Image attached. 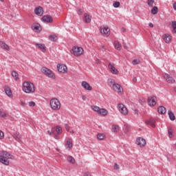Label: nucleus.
Instances as JSON below:
<instances>
[{"instance_id": "nucleus-28", "label": "nucleus", "mask_w": 176, "mask_h": 176, "mask_svg": "<svg viewBox=\"0 0 176 176\" xmlns=\"http://www.w3.org/2000/svg\"><path fill=\"white\" fill-rule=\"evenodd\" d=\"M168 115L170 120L173 121L175 119V116L174 115V113H173V111H169L168 112Z\"/></svg>"}, {"instance_id": "nucleus-41", "label": "nucleus", "mask_w": 176, "mask_h": 176, "mask_svg": "<svg viewBox=\"0 0 176 176\" xmlns=\"http://www.w3.org/2000/svg\"><path fill=\"white\" fill-rule=\"evenodd\" d=\"M113 8H119V6H120V2L119 1H114L113 3Z\"/></svg>"}, {"instance_id": "nucleus-54", "label": "nucleus", "mask_w": 176, "mask_h": 176, "mask_svg": "<svg viewBox=\"0 0 176 176\" xmlns=\"http://www.w3.org/2000/svg\"><path fill=\"white\" fill-rule=\"evenodd\" d=\"M133 82L134 83H136V82H137V78L134 77V78H133Z\"/></svg>"}, {"instance_id": "nucleus-39", "label": "nucleus", "mask_w": 176, "mask_h": 176, "mask_svg": "<svg viewBox=\"0 0 176 176\" xmlns=\"http://www.w3.org/2000/svg\"><path fill=\"white\" fill-rule=\"evenodd\" d=\"M104 137H105V135H104V134H102V133H98L97 135V138H98V140H103L104 138Z\"/></svg>"}, {"instance_id": "nucleus-14", "label": "nucleus", "mask_w": 176, "mask_h": 176, "mask_svg": "<svg viewBox=\"0 0 176 176\" xmlns=\"http://www.w3.org/2000/svg\"><path fill=\"white\" fill-rule=\"evenodd\" d=\"M81 86L84 89H85V90H88L89 91H91V90H93V87H91V86H90V85L86 81H82L81 83Z\"/></svg>"}, {"instance_id": "nucleus-45", "label": "nucleus", "mask_w": 176, "mask_h": 176, "mask_svg": "<svg viewBox=\"0 0 176 176\" xmlns=\"http://www.w3.org/2000/svg\"><path fill=\"white\" fill-rule=\"evenodd\" d=\"M77 13L78 14L80 15V14H83V10L80 8H78L77 9Z\"/></svg>"}, {"instance_id": "nucleus-7", "label": "nucleus", "mask_w": 176, "mask_h": 176, "mask_svg": "<svg viewBox=\"0 0 176 176\" xmlns=\"http://www.w3.org/2000/svg\"><path fill=\"white\" fill-rule=\"evenodd\" d=\"M57 69L58 72H60L61 74H67V72H68V69L67 68V65L64 64L58 63L57 65Z\"/></svg>"}, {"instance_id": "nucleus-8", "label": "nucleus", "mask_w": 176, "mask_h": 176, "mask_svg": "<svg viewBox=\"0 0 176 176\" xmlns=\"http://www.w3.org/2000/svg\"><path fill=\"white\" fill-rule=\"evenodd\" d=\"M156 96H149L147 100V102L150 107H155V105L156 104Z\"/></svg>"}, {"instance_id": "nucleus-58", "label": "nucleus", "mask_w": 176, "mask_h": 176, "mask_svg": "<svg viewBox=\"0 0 176 176\" xmlns=\"http://www.w3.org/2000/svg\"><path fill=\"white\" fill-rule=\"evenodd\" d=\"M134 113H135V115H138V109L135 110V111H134Z\"/></svg>"}, {"instance_id": "nucleus-5", "label": "nucleus", "mask_w": 176, "mask_h": 176, "mask_svg": "<svg viewBox=\"0 0 176 176\" xmlns=\"http://www.w3.org/2000/svg\"><path fill=\"white\" fill-rule=\"evenodd\" d=\"M71 53L72 54H74V56L78 57L79 56H81V54H83V48L80 47H74L71 50Z\"/></svg>"}, {"instance_id": "nucleus-21", "label": "nucleus", "mask_w": 176, "mask_h": 176, "mask_svg": "<svg viewBox=\"0 0 176 176\" xmlns=\"http://www.w3.org/2000/svg\"><path fill=\"white\" fill-rule=\"evenodd\" d=\"M98 115H102V116H107L108 115V111L105 109H100Z\"/></svg>"}, {"instance_id": "nucleus-13", "label": "nucleus", "mask_w": 176, "mask_h": 176, "mask_svg": "<svg viewBox=\"0 0 176 176\" xmlns=\"http://www.w3.org/2000/svg\"><path fill=\"white\" fill-rule=\"evenodd\" d=\"M109 68L111 74H113L114 75H118L119 74V71L115 68V66H113L112 63L109 64Z\"/></svg>"}, {"instance_id": "nucleus-40", "label": "nucleus", "mask_w": 176, "mask_h": 176, "mask_svg": "<svg viewBox=\"0 0 176 176\" xmlns=\"http://www.w3.org/2000/svg\"><path fill=\"white\" fill-rule=\"evenodd\" d=\"M172 27L173 28V32L174 34H176V21H173L172 22Z\"/></svg>"}, {"instance_id": "nucleus-37", "label": "nucleus", "mask_w": 176, "mask_h": 176, "mask_svg": "<svg viewBox=\"0 0 176 176\" xmlns=\"http://www.w3.org/2000/svg\"><path fill=\"white\" fill-rule=\"evenodd\" d=\"M91 109L98 113L100 112V108L98 106H91Z\"/></svg>"}, {"instance_id": "nucleus-2", "label": "nucleus", "mask_w": 176, "mask_h": 176, "mask_svg": "<svg viewBox=\"0 0 176 176\" xmlns=\"http://www.w3.org/2000/svg\"><path fill=\"white\" fill-rule=\"evenodd\" d=\"M23 91L27 94L34 93L35 85H34V83L31 82H28V81L24 82L23 83Z\"/></svg>"}, {"instance_id": "nucleus-15", "label": "nucleus", "mask_w": 176, "mask_h": 176, "mask_svg": "<svg viewBox=\"0 0 176 176\" xmlns=\"http://www.w3.org/2000/svg\"><path fill=\"white\" fill-rule=\"evenodd\" d=\"M34 13L37 16H43V8L41 6H38L34 9Z\"/></svg>"}, {"instance_id": "nucleus-51", "label": "nucleus", "mask_w": 176, "mask_h": 176, "mask_svg": "<svg viewBox=\"0 0 176 176\" xmlns=\"http://www.w3.org/2000/svg\"><path fill=\"white\" fill-rule=\"evenodd\" d=\"M54 138H55V140H58V135L54 133Z\"/></svg>"}, {"instance_id": "nucleus-31", "label": "nucleus", "mask_w": 176, "mask_h": 176, "mask_svg": "<svg viewBox=\"0 0 176 176\" xmlns=\"http://www.w3.org/2000/svg\"><path fill=\"white\" fill-rule=\"evenodd\" d=\"M50 41H52V42H56L57 41V36L56 35H50L49 36Z\"/></svg>"}, {"instance_id": "nucleus-36", "label": "nucleus", "mask_w": 176, "mask_h": 176, "mask_svg": "<svg viewBox=\"0 0 176 176\" xmlns=\"http://www.w3.org/2000/svg\"><path fill=\"white\" fill-rule=\"evenodd\" d=\"M147 3L150 8H153V3H155V0H148Z\"/></svg>"}, {"instance_id": "nucleus-17", "label": "nucleus", "mask_w": 176, "mask_h": 176, "mask_svg": "<svg viewBox=\"0 0 176 176\" xmlns=\"http://www.w3.org/2000/svg\"><path fill=\"white\" fill-rule=\"evenodd\" d=\"M155 122H156V119L153 118H151L149 119V120H146V124H151V127H156V125L155 124Z\"/></svg>"}, {"instance_id": "nucleus-33", "label": "nucleus", "mask_w": 176, "mask_h": 176, "mask_svg": "<svg viewBox=\"0 0 176 176\" xmlns=\"http://www.w3.org/2000/svg\"><path fill=\"white\" fill-rule=\"evenodd\" d=\"M168 134L169 138H173V137H174V135H173V129H171V127H169L168 129Z\"/></svg>"}, {"instance_id": "nucleus-9", "label": "nucleus", "mask_w": 176, "mask_h": 176, "mask_svg": "<svg viewBox=\"0 0 176 176\" xmlns=\"http://www.w3.org/2000/svg\"><path fill=\"white\" fill-rule=\"evenodd\" d=\"M136 144L137 145H139L140 148H142V146L146 145V141H145V139L142 138H138L136 140Z\"/></svg>"}, {"instance_id": "nucleus-30", "label": "nucleus", "mask_w": 176, "mask_h": 176, "mask_svg": "<svg viewBox=\"0 0 176 176\" xmlns=\"http://www.w3.org/2000/svg\"><path fill=\"white\" fill-rule=\"evenodd\" d=\"M157 12H159V8L157 6L153 7L151 10L152 14H157Z\"/></svg>"}, {"instance_id": "nucleus-25", "label": "nucleus", "mask_w": 176, "mask_h": 176, "mask_svg": "<svg viewBox=\"0 0 176 176\" xmlns=\"http://www.w3.org/2000/svg\"><path fill=\"white\" fill-rule=\"evenodd\" d=\"M158 112L161 114V115H164V113H166V108L163 106H160L158 107Z\"/></svg>"}, {"instance_id": "nucleus-18", "label": "nucleus", "mask_w": 176, "mask_h": 176, "mask_svg": "<svg viewBox=\"0 0 176 176\" xmlns=\"http://www.w3.org/2000/svg\"><path fill=\"white\" fill-rule=\"evenodd\" d=\"M163 41H164L166 43H170L171 42V36L168 34H164Z\"/></svg>"}, {"instance_id": "nucleus-42", "label": "nucleus", "mask_w": 176, "mask_h": 176, "mask_svg": "<svg viewBox=\"0 0 176 176\" xmlns=\"http://www.w3.org/2000/svg\"><path fill=\"white\" fill-rule=\"evenodd\" d=\"M109 83L110 84V85H111V86H113V87L115 86V85L116 84V82H115V80H113V79H112V78H110V79H109Z\"/></svg>"}, {"instance_id": "nucleus-6", "label": "nucleus", "mask_w": 176, "mask_h": 176, "mask_svg": "<svg viewBox=\"0 0 176 176\" xmlns=\"http://www.w3.org/2000/svg\"><path fill=\"white\" fill-rule=\"evenodd\" d=\"M118 110L120 113L124 115V116H126L129 114V110H127V107L124 106V104L120 103L118 104Z\"/></svg>"}, {"instance_id": "nucleus-53", "label": "nucleus", "mask_w": 176, "mask_h": 176, "mask_svg": "<svg viewBox=\"0 0 176 176\" xmlns=\"http://www.w3.org/2000/svg\"><path fill=\"white\" fill-rule=\"evenodd\" d=\"M148 26H149L151 28H153V23H148Z\"/></svg>"}, {"instance_id": "nucleus-24", "label": "nucleus", "mask_w": 176, "mask_h": 176, "mask_svg": "<svg viewBox=\"0 0 176 176\" xmlns=\"http://www.w3.org/2000/svg\"><path fill=\"white\" fill-rule=\"evenodd\" d=\"M34 30H36V32H41V31H42V28H41V25L39 23H35L34 25Z\"/></svg>"}, {"instance_id": "nucleus-1", "label": "nucleus", "mask_w": 176, "mask_h": 176, "mask_svg": "<svg viewBox=\"0 0 176 176\" xmlns=\"http://www.w3.org/2000/svg\"><path fill=\"white\" fill-rule=\"evenodd\" d=\"M8 159L13 160L14 157L8 151H0V163H2L4 166H9V160Z\"/></svg>"}, {"instance_id": "nucleus-47", "label": "nucleus", "mask_w": 176, "mask_h": 176, "mask_svg": "<svg viewBox=\"0 0 176 176\" xmlns=\"http://www.w3.org/2000/svg\"><path fill=\"white\" fill-rule=\"evenodd\" d=\"M113 168L114 170H119L120 168L119 165H118V164H115L113 166Z\"/></svg>"}, {"instance_id": "nucleus-52", "label": "nucleus", "mask_w": 176, "mask_h": 176, "mask_svg": "<svg viewBox=\"0 0 176 176\" xmlns=\"http://www.w3.org/2000/svg\"><path fill=\"white\" fill-rule=\"evenodd\" d=\"M84 176H91V174L89 172L85 173Z\"/></svg>"}, {"instance_id": "nucleus-44", "label": "nucleus", "mask_w": 176, "mask_h": 176, "mask_svg": "<svg viewBox=\"0 0 176 176\" xmlns=\"http://www.w3.org/2000/svg\"><path fill=\"white\" fill-rule=\"evenodd\" d=\"M0 116L1 118H6V113H5V111H0Z\"/></svg>"}, {"instance_id": "nucleus-26", "label": "nucleus", "mask_w": 176, "mask_h": 176, "mask_svg": "<svg viewBox=\"0 0 176 176\" xmlns=\"http://www.w3.org/2000/svg\"><path fill=\"white\" fill-rule=\"evenodd\" d=\"M13 138L16 141L20 142V140H21V136L20 135L19 133L15 132L13 134Z\"/></svg>"}, {"instance_id": "nucleus-50", "label": "nucleus", "mask_w": 176, "mask_h": 176, "mask_svg": "<svg viewBox=\"0 0 176 176\" xmlns=\"http://www.w3.org/2000/svg\"><path fill=\"white\" fill-rule=\"evenodd\" d=\"M124 127L125 128L126 131H129V125H127V124H125Z\"/></svg>"}, {"instance_id": "nucleus-11", "label": "nucleus", "mask_w": 176, "mask_h": 176, "mask_svg": "<svg viewBox=\"0 0 176 176\" xmlns=\"http://www.w3.org/2000/svg\"><path fill=\"white\" fill-rule=\"evenodd\" d=\"M100 33L104 36H108L109 35V28L108 27H102L100 28Z\"/></svg>"}, {"instance_id": "nucleus-35", "label": "nucleus", "mask_w": 176, "mask_h": 176, "mask_svg": "<svg viewBox=\"0 0 176 176\" xmlns=\"http://www.w3.org/2000/svg\"><path fill=\"white\" fill-rule=\"evenodd\" d=\"M12 76H13V78H15V80H19V74L15 71H13L12 72Z\"/></svg>"}, {"instance_id": "nucleus-64", "label": "nucleus", "mask_w": 176, "mask_h": 176, "mask_svg": "<svg viewBox=\"0 0 176 176\" xmlns=\"http://www.w3.org/2000/svg\"><path fill=\"white\" fill-rule=\"evenodd\" d=\"M72 133H73V134H74V133H75L74 131H72Z\"/></svg>"}, {"instance_id": "nucleus-22", "label": "nucleus", "mask_w": 176, "mask_h": 176, "mask_svg": "<svg viewBox=\"0 0 176 176\" xmlns=\"http://www.w3.org/2000/svg\"><path fill=\"white\" fill-rule=\"evenodd\" d=\"M5 93L8 97H12V89L9 87H5L4 88Z\"/></svg>"}, {"instance_id": "nucleus-49", "label": "nucleus", "mask_w": 176, "mask_h": 176, "mask_svg": "<svg viewBox=\"0 0 176 176\" xmlns=\"http://www.w3.org/2000/svg\"><path fill=\"white\" fill-rule=\"evenodd\" d=\"M35 105V103L34 101L29 102V107H34Z\"/></svg>"}, {"instance_id": "nucleus-29", "label": "nucleus", "mask_w": 176, "mask_h": 176, "mask_svg": "<svg viewBox=\"0 0 176 176\" xmlns=\"http://www.w3.org/2000/svg\"><path fill=\"white\" fill-rule=\"evenodd\" d=\"M67 160L72 164H75V158H74V157L69 155V157H67Z\"/></svg>"}, {"instance_id": "nucleus-38", "label": "nucleus", "mask_w": 176, "mask_h": 176, "mask_svg": "<svg viewBox=\"0 0 176 176\" xmlns=\"http://www.w3.org/2000/svg\"><path fill=\"white\" fill-rule=\"evenodd\" d=\"M56 133L58 134H61L63 133V129H61L60 126H56Z\"/></svg>"}, {"instance_id": "nucleus-10", "label": "nucleus", "mask_w": 176, "mask_h": 176, "mask_svg": "<svg viewBox=\"0 0 176 176\" xmlns=\"http://www.w3.org/2000/svg\"><path fill=\"white\" fill-rule=\"evenodd\" d=\"M164 78L166 79V82L168 83H175V80L170 76H169L168 74H164Z\"/></svg>"}, {"instance_id": "nucleus-4", "label": "nucleus", "mask_w": 176, "mask_h": 176, "mask_svg": "<svg viewBox=\"0 0 176 176\" xmlns=\"http://www.w3.org/2000/svg\"><path fill=\"white\" fill-rule=\"evenodd\" d=\"M41 72H42V74L45 75V76H47L48 78H52V79H56V76L54 75V73H53L52 71L50 70L49 68L42 67Z\"/></svg>"}, {"instance_id": "nucleus-60", "label": "nucleus", "mask_w": 176, "mask_h": 176, "mask_svg": "<svg viewBox=\"0 0 176 176\" xmlns=\"http://www.w3.org/2000/svg\"><path fill=\"white\" fill-rule=\"evenodd\" d=\"M66 130H67V131H68V133H71V131L69 130V128H68V129H67Z\"/></svg>"}, {"instance_id": "nucleus-59", "label": "nucleus", "mask_w": 176, "mask_h": 176, "mask_svg": "<svg viewBox=\"0 0 176 176\" xmlns=\"http://www.w3.org/2000/svg\"><path fill=\"white\" fill-rule=\"evenodd\" d=\"M122 30L123 32H126V29H124V28H122Z\"/></svg>"}, {"instance_id": "nucleus-48", "label": "nucleus", "mask_w": 176, "mask_h": 176, "mask_svg": "<svg viewBox=\"0 0 176 176\" xmlns=\"http://www.w3.org/2000/svg\"><path fill=\"white\" fill-rule=\"evenodd\" d=\"M4 137V134L2 131H0V140H2Z\"/></svg>"}, {"instance_id": "nucleus-27", "label": "nucleus", "mask_w": 176, "mask_h": 176, "mask_svg": "<svg viewBox=\"0 0 176 176\" xmlns=\"http://www.w3.org/2000/svg\"><path fill=\"white\" fill-rule=\"evenodd\" d=\"M112 133H118L119 131V125L113 124L111 127Z\"/></svg>"}, {"instance_id": "nucleus-23", "label": "nucleus", "mask_w": 176, "mask_h": 176, "mask_svg": "<svg viewBox=\"0 0 176 176\" xmlns=\"http://www.w3.org/2000/svg\"><path fill=\"white\" fill-rule=\"evenodd\" d=\"M84 21L85 23H90L91 21V16L87 14H84Z\"/></svg>"}, {"instance_id": "nucleus-57", "label": "nucleus", "mask_w": 176, "mask_h": 176, "mask_svg": "<svg viewBox=\"0 0 176 176\" xmlns=\"http://www.w3.org/2000/svg\"><path fill=\"white\" fill-rule=\"evenodd\" d=\"M65 127L67 130V129H68V127H69V126L68 125V124H65Z\"/></svg>"}, {"instance_id": "nucleus-32", "label": "nucleus", "mask_w": 176, "mask_h": 176, "mask_svg": "<svg viewBox=\"0 0 176 176\" xmlns=\"http://www.w3.org/2000/svg\"><path fill=\"white\" fill-rule=\"evenodd\" d=\"M114 45H115V47H116V49L117 50H121V49H122V45H120V44L119 43V42L116 41L115 43H114Z\"/></svg>"}, {"instance_id": "nucleus-19", "label": "nucleus", "mask_w": 176, "mask_h": 176, "mask_svg": "<svg viewBox=\"0 0 176 176\" xmlns=\"http://www.w3.org/2000/svg\"><path fill=\"white\" fill-rule=\"evenodd\" d=\"M36 47H38V49L41 50L43 53L46 52V46H45V44L36 43Z\"/></svg>"}, {"instance_id": "nucleus-62", "label": "nucleus", "mask_w": 176, "mask_h": 176, "mask_svg": "<svg viewBox=\"0 0 176 176\" xmlns=\"http://www.w3.org/2000/svg\"><path fill=\"white\" fill-rule=\"evenodd\" d=\"M21 104L24 105V102H22Z\"/></svg>"}, {"instance_id": "nucleus-55", "label": "nucleus", "mask_w": 176, "mask_h": 176, "mask_svg": "<svg viewBox=\"0 0 176 176\" xmlns=\"http://www.w3.org/2000/svg\"><path fill=\"white\" fill-rule=\"evenodd\" d=\"M86 96H82V100H83V101H86Z\"/></svg>"}, {"instance_id": "nucleus-12", "label": "nucleus", "mask_w": 176, "mask_h": 176, "mask_svg": "<svg viewBox=\"0 0 176 176\" xmlns=\"http://www.w3.org/2000/svg\"><path fill=\"white\" fill-rule=\"evenodd\" d=\"M41 21H43V23H53V18L50 15H44L41 18Z\"/></svg>"}, {"instance_id": "nucleus-46", "label": "nucleus", "mask_w": 176, "mask_h": 176, "mask_svg": "<svg viewBox=\"0 0 176 176\" xmlns=\"http://www.w3.org/2000/svg\"><path fill=\"white\" fill-rule=\"evenodd\" d=\"M56 127L52 128L51 132L52 133L53 135L56 134Z\"/></svg>"}, {"instance_id": "nucleus-43", "label": "nucleus", "mask_w": 176, "mask_h": 176, "mask_svg": "<svg viewBox=\"0 0 176 176\" xmlns=\"http://www.w3.org/2000/svg\"><path fill=\"white\" fill-rule=\"evenodd\" d=\"M132 64L133 65H137L138 64H140V60L138 59H135L132 61Z\"/></svg>"}, {"instance_id": "nucleus-61", "label": "nucleus", "mask_w": 176, "mask_h": 176, "mask_svg": "<svg viewBox=\"0 0 176 176\" xmlns=\"http://www.w3.org/2000/svg\"><path fill=\"white\" fill-rule=\"evenodd\" d=\"M174 90L176 92V87H174Z\"/></svg>"}, {"instance_id": "nucleus-34", "label": "nucleus", "mask_w": 176, "mask_h": 176, "mask_svg": "<svg viewBox=\"0 0 176 176\" xmlns=\"http://www.w3.org/2000/svg\"><path fill=\"white\" fill-rule=\"evenodd\" d=\"M65 146L67 149H71L72 148V142L67 141Z\"/></svg>"}, {"instance_id": "nucleus-63", "label": "nucleus", "mask_w": 176, "mask_h": 176, "mask_svg": "<svg viewBox=\"0 0 176 176\" xmlns=\"http://www.w3.org/2000/svg\"><path fill=\"white\" fill-rule=\"evenodd\" d=\"M1 2H3V0H1Z\"/></svg>"}, {"instance_id": "nucleus-3", "label": "nucleus", "mask_w": 176, "mask_h": 176, "mask_svg": "<svg viewBox=\"0 0 176 176\" xmlns=\"http://www.w3.org/2000/svg\"><path fill=\"white\" fill-rule=\"evenodd\" d=\"M50 107L54 111H58L61 108V103L57 98H53L50 100Z\"/></svg>"}, {"instance_id": "nucleus-56", "label": "nucleus", "mask_w": 176, "mask_h": 176, "mask_svg": "<svg viewBox=\"0 0 176 176\" xmlns=\"http://www.w3.org/2000/svg\"><path fill=\"white\" fill-rule=\"evenodd\" d=\"M47 133L49 135H52L53 133H52V131H47Z\"/></svg>"}, {"instance_id": "nucleus-20", "label": "nucleus", "mask_w": 176, "mask_h": 176, "mask_svg": "<svg viewBox=\"0 0 176 176\" xmlns=\"http://www.w3.org/2000/svg\"><path fill=\"white\" fill-rule=\"evenodd\" d=\"M0 47H1L2 49H4V50H10V47H9V45L8 44H6L4 42L0 41Z\"/></svg>"}, {"instance_id": "nucleus-16", "label": "nucleus", "mask_w": 176, "mask_h": 176, "mask_svg": "<svg viewBox=\"0 0 176 176\" xmlns=\"http://www.w3.org/2000/svg\"><path fill=\"white\" fill-rule=\"evenodd\" d=\"M113 89L115 91H117V93H123V87L120 86V85L116 83L113 87Z\"/></svg>"}]
</instances>
